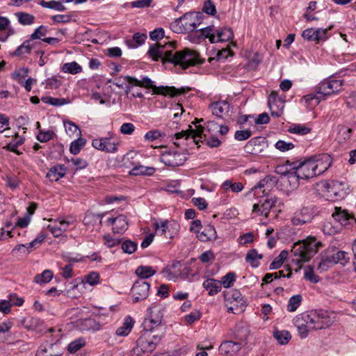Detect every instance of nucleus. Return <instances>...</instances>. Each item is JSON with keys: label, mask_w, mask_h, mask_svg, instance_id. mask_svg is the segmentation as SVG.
I'll return each instance as SVG.
<instances>
[{"label": "nucleus", "mask_w": 356, "mask_h": 356, "mask_svg": "<svg viewBox=\"0 0 356 356\" xmlns=\"http://www.w3.org/2000/svg\"><path fill=\"white\" fill-rule=\"evenodd\" d=\"M199 33L202 36L203 40L205 38H209L210 42L211 43V38L214 36L215 33V28L213 26H208L204 28H201L198 29Z\"/></svg>", "instance_id": "nucleus-62"}, {"label": "nucleus", "mask_w": 356, "mask_h": 356, "mask_svg": "<svg viewBox=\"0 0 356 356\" xmlns=\"http://www.w3.org/2000/svg\"><path fill=\"white\" fill-rule=\"evenodd\" d=\"M143 332H149L159 336H163L165 334V325L163 323H161L156 320H153L151 318L147 316L143 323Z\"/></svg>", "instance_id": "nucleus-20"}, {"label": "nucleus", "mask_w": 356, "mask_h": 356, "mask_svg": "<svg viewBox=\"0 0 356 356\" xmlns=\"http://www.w3.org/2000/svg\"><path fill=\"white\" fill-rule=\"evenodd\" d=\"M163 336L145 332L137 340V349L143 353H152L160 343Z\"/></svg>", "instance_id": "nucleus-9"}, {"label": "nucleus", "mask_w": 356, "mask_h": 356, "mask_svg": "<svg viewBox=\"0 0 356 356\" xmlns=\"http://www.w3.org/2000/svg\"><path fill=\"white\" fill-rule=\"evenodd\" d=\"M270 181V179L269 177H266L263 179L260 180L257 185H255L252 190L255 191V193H259V190H262V193L264 195L268 194L266 191H269L268 184Z\"/></svg>", "instance_id": "nucleus-55"}, {"label": "nucleus", "mask_w": 356, "mask_h": 356, "mask_svg": "<svg viewBox=\"0 0 356 356\" xmlns=\"http://www.w3.org/2000/svg\"><path fill=\"white\" fill-rule=\"evenodd\" d=\"M186 159L185 153L173 150L163 152L160 156V161L165 165L170 167L181 165Z\"/></svg>", "instance_id": "nucleus-13"}, {"label": "nucleus", "mask_w": 356, "mask_h": 356, "mask_svg": "<svg viewBox=\"0 0 356 356\" xmlns=\"http://www.w3.org/2000/svg\"><path fill=\"white\" fill-rule=\"evenodd\" d=\"M18 22L23 26L31 25L34 22L35 17L29 13L24 12H17L15 13Z\"/></svg>", "instance_id": "nucleus-42"}, {"label": "nucleus", "mask_w": 356, "mask_h": 356, "mask_svg": "<svg viewBox=\"0 0 356 356\" xmlns=\"http://www.w3.org/2000/svg\"><path fill=\"white\" fill-rule=\"evenodd\" d=\"M163 276L168 280H175L181 275V272L179 270H172L169 266L165 267L161 271Z\"/></svg>", "instance_id": "nucleus-59"}, {"label": "nucleus", "mask_w": 356, "mask_h": 356, "mask_svg": "<svg viewBox=\"0 0 356 356\" xmlns=\"http://www.w3.org/2000/svg\"><path fill=\"white\" fill-rule=\"evenodd\" d=\"M165 136V134L164 133L161 132L159 130L154 129L147 132L145 134L144 138L146 140L152 142L161 137H164Z\"/></svg>", "instance_id": "nucleus-64"}, {"label": "nucleus", "mask_w": 356, "mask_h": 356, "mask_svg": "<svg viewBox=\"0 0 356 356\" xmlns=\"http://www.w3.org/2000/svg\"><path fill=\"white\" fill-rule=\"evenodd\" d=\"M62 70L65 73L76 74L81 72L82 67L76 62L73 61L65 63L63 65Z\"/></svg>", "instance_id": "nucleus-51"}, {"label": "nucleus", "mask_w": 356, "mask_h": 356, "mask_svg": "<svg viewBox=\"0 0 356 356\" xmlns=\"http://www.w3.org/2000/svg\"><path fill=\"white\" fill-rule=\"evenodd\" d=\"M277 198L269 194L263 195L257 203L254 204L252 207V213L257 216H264L268 217L270 209L275 207Z\"/></svg>", "instance_id": "nucleus-12"}, {"label": "nucleus", "mask_w": 356, "mask_h": 356, "mask_svg": "<svg viewBox=\"0 0 356 356\" xmlns=\"http://www.w3.org/2000/svg\"><path fill=\"white\" fill-rule=\"evenodd\" d=\"M233 37V31L229 28L223 27L215 29L214 36L211 38V43L227 42L232 40Z\"/></svg>", "instance_id": "nucleus-26"}, {"label": "nucleus", "mask_w": 356, "mask_h": 356, "mask_svg": "<svg viewBox=\"0 0 356 356\" xmlns=\"http://www.w3.org/2000/svg\"><path fill=\"white\" fill-rule=\"evenodd\" d=\"M288 254L289 253L286 250H282L270 264V270H275L280 268L283 264L284 261L287 258Z\"/></svg>", "instance_id": "nucleus-52"}, {"label": "nucleus", "mask_w": 356, "mask_h": 356, "mask_svg": "<svg viewBox=\"0 0 356 356\" xmlns=\"http://www.w3.org/2000/svg\"><path fill=\"white\" fill-rule=\"evenodd\" d=\"M314 207H302L298 209L291 219L294 225H302L311 222L315 215Z\"/></svg>", "instance_id": "nucleus-15"}, {"label": "nucleus", "mask_w": 356, "mask_h": 356, "mask_svg": "<svg viewBox=\"0 0 356 356\" xmlns=\"http://www.w3.org/2000/svg\"><path fill=\"white\" fill-rule=\"evenodd\" d=\"M31 41L32 40L30 38L25 40L15 49V51L13 53V55L15 56H21L24 54H30L31 50L33 48V44L31 43Z\"/></svg>", "instance_id": "nucleus-41"}, {"label": "nucleus", "mask_w": 356, "mask_h": 356, "mask_svg": "<svg viewBox=\"0 0 356 356\" xmlns=\"http://www.w3.org/2000/svg\"><path fill=\"white\" fill-rule=\"evenodd\" d=\"M286 163L290 165L293 170H297V173L300 176L302 179H309L318 176L311 158L302 161H297L290 162L287 161Z\"/></svg>", "instance_id": "nucleus-8"}, {"label": "nucleus", "mask_w": 356, "mask_h": 356, "mask_svg": "<svg viewBox=\"0 0 356 356\" xmlns=\"http://www.w3.org/2000/svg\"><path fill=\"white\" fill-rule=\"evenodd\" d=\"M155 273L156 270L148 266H140L136 270V274L143 280L153 276Z\"/></svg>", "instance_id": "nucleus-40"}, {"label": "nucleus", "mask_w": 356, "mask_h": 356, "mask_svg": "<svg viewBox=\"0 0 356 356\" xmlns=\"http://www.w3.org/2000/svg\"><path fill=\"white\" fill-rule=\"evenodd\" d=\"M24 143V139L20 138L18 135L16 136L15 140L10 141L6 147V149L13 152L16 153L17 154H20L21 152L17 151V147L21 145Z\"/></svg>", "instance_id": "nucleus-56"}, {"label": "nucleus", "mask_w": 356, "mask_h": 356, "mask_svg": "<svg viewBox=\"0 0 356 356\" xmlns=\"http://www.w3.org/2000/svg\"><path fill=\"white\" fill-rule=\"evenodd\" d=\"M310 328L322 330L330 327L335 321V314L332 312L324 309H315L309 312Z\"/></svg>", "instance_id": "nucleus-4"}, {"label": "nucleus", "mask_w": 356, "mask_h": 356, "mask_svg": "<svg viewBox=\"0 0 356 356\" xmlns=\"http://www.w3.org/2000/svg\"><path fill=\"white\" fill-rule=\"evenodd\" d=\"M280 173L282 175V180L284 182H288L291 188H296L299 186V181L302 178H300V176L297 173L296 170Z\"/></svg>", "instance_id": "nucleus-28"}, {"label": "nucleus", "mask_w": 356, "mask_h": 356, "mask_svg": "<svg viewBox=\"0 0 356 356\" xmlns=\"http://www.w3.org/2000/svg\"><path fill=\"white\" fill-rule=\"evenodd\" d=\"M107 222L114 226L113 229L115 233L122 234L128 228L127 217L124 215H119L115 218H110L107 220Z\"/></svg>", "instance_id": "nucleus-25"}, {"label": "nucleus", "mask_w": 356, "mask_h": 356, "mask_svg": "<svg viewBox=\"0 0 356 356\" xmlns=\"http://www.w3.org/2000/svg\"><path fill=\"white\" fill-rule=\"evenodd\" d=\"M175 44L176 42L154 44L149 47L147 54L155 61L160 60L163 64L172 63L184 70L201 63L199 54L196 51L187 48L177 51Z\"/></svg>", "instance_id": "nucleus-1"}, {"label": "nucleus", "mask_w": 356, "mask_h": 356, "mask_svg": "<svg viewBox=\"0 0 356 356\" xmlns=\"http://www.w3.org/2000/svg\"><path fill=\"white\" fill-rule=\"evenodd\" d=\"M173 227L175 230H177L179 225L175 222L170 224L167 220L162 221L160 223L155 224V229L157 232H160L161 235L165 234L166 238H172L173 236L171 234L167 235V232L170 231V227Z\"/></svg>", "instance_id": "nucleus-35"}, {"label": "nucleus", "mask_w": 356, "mask_h": 356, "mask_svg": "<svg viewBox=\"0 0 356 356\" xmlns=\"http://www.w3.org/2000/svg\"><path fill=\"white\" fill-rule=\"evenodd\" d=\"M66 172V168L64 165H56L51 167L47 174V177L51 181H57L63 177Z\"/></svg>", "instance_id": "nucleus-30"}, {"label": "nucleus", "mask_w": 356, "mask_h": 356, "mask_svg": "<svg viewBox=\"0 0 356 356\" xmlns=\"http://www.w3.org/2000/svg\"><path fill=\"white\" fill-rule=\"evenodd\" d=\"M15 34V30L10 26L8 18L0 16V42H5L10 36Z\"/></svg>", "instance_id": "nucleus-23"}, {"label": "nucleus", "mask_w": 356, "mask_h": 356, "mask_svg": "<svg viewBox=\"0 0 356 356\" xmlns=\"http://www.w3.org/2000/svg\"><path fill=\"white\" fill-rule=\"evenodd\" d=\"M138 247L137 243L131 241V240H126L124 241L121 245V248L123 251V252L126 254H131L136 252Z\"/></svg>", "instance_id": "nucleus-57"}, {"label": "nucleus", "mask_w": 356, "mask_h": 356, "mask_svg": "<svg viewBox=\"0 0 356 356\" xmlns=\"http://www.w3.org/2000/svg\"><path fill=\"white\" fill-rule=\"evenodd\" d=\"M268 105L272 116L278 118L283 113L284 100L279 96L277 91H272L270 94Z\"/></svg>", "instance_id": "nucleus-16"}, {"label": "nucleus", "mask_w": 356, "mask_h": 356, "mask_svg": "<svg viewBox=\"0 0 356 356\" xmlns=\"http://www.w3.org/2000/svg\"><path fill=\"white\" fill-rule=\"evenodd\" d=\"M147 39L146 34L136 33L133 36V41H127V44L133 47L143 44Z\"/></svg>", "instance_id": "nucleus-58"}, {"label": "nucleus", "mask_w": 356, "mask_h": 356, "mask_svg": "<svg viewBox=\"0 0 356 356\" xmlns=\"http://www.w3.org/2000/svg\"><path fill=\"white\" fill-rule=\"evenodd\" d=\"M332 265H333V264L332 261H331V258L327 256L325 259H322L320 261H318L316 269L320 273H322L326 271Z\"/></svg>", "instance_id": "nucleus-63"}, {"label": "nucleus", "mask_w": 356, "mask_h": 356, "mask_svg": "<svg viewBox=\"0 0 356 356\" xmlns=\"http://www.w3.org/2000/svg\"><path fill=\"white\" fill-rule=\"evenodd\" d=\"M56 136V134L51 130H48L46 131L40 130L37 135V139L41 143H46L53 139V138Z\"/></svg>", "instance_id": "nucleus-60"}, {"label": "nucleus", "mask_w": 356, "mask_h": 356, "mask_svg": "<svg viewBox=\"0 0 356 356\" xmlns=\"http://www.w3.org/2000/svg\"><path fill=\"white\" fill-rule=\"evenodd\" d=\"M86 140L83 138L79 137L71 143L70 151L72 154H77L81 151V148L86 145Z\"/></svg>", "instance_id": "nucleus-53"}, {"label": "nucleus", "mask_w": 356, "mask_h": 356, "mask_svg": "<svg viewBox=\"0 0 356 356\" xmlns=\"http://www.w3.org/2000/svg\"><path fill=\"white\" fill-rule=\"evenodd\" d=\"M210 108L213 115L221 118L224 113H228L229 106L227 102L221 101L212 103L210 105Z\"/></svg>", "instance_id": "nucleus-34"}, {"label": "nucleus", "mask_w": 356, "mask_h": 356, "mask_svg": "<svg viewBox=\"0 0 356 356\" xmlns=\"http://www.w3.org/2000/svg\"><path fill=\"white\" fill-rule=\"evenodd\" d=\"M293 323L297 327L298 334L302 339L307 337L309 332L312 330L309 325L311 323L309 312L298 314L293 319Z\"/></svg>", "instance_id": "nucleus-14"}, {"label": "nucleus", "mask_w": 356, "mask_h": 356, "mask_svg": "<svg viewBox=\"0 0 356 356\" xmlns=\"http://www.w3.org/2000/svg\"><path fill=\"white\" fill-rule=\"evenodd\" d=\"M310 158L312 159L317 175H320L325 172L332 163V159L328 154H321Z\"/></svg>", "instance_id": "nucleus-18"}, {"label": "nucleus", "mask_w": 356, "mask_h": 356, "mask_svg": "<svg viewBox=\"0 0 356 356\" xmlns=\"http://www.w3.org/2000/svg\"><path fill=\"white\" fill-rule=\"evenodd\" d=\"M109 136L95 138L92 141V146L102 152L114 154L117 152L120 142L113 135L108 134Z\"/></svg>", "instance_id": "nucleus-10"}, {"label": "nucleus", "mask_w": 356, "mask_h": 356, "mask_svg": "<svg viewBox=\"0 0 356 356\" xmlns=\"http://www.w3.org/2000/svg\"><path fill=\"white\" fill-rule=\"evenodd\" d=\"M197 238L201 241H208L216 238V232L214 227L210 224L207 225L202 232L195 231Z\"/></svg>", "instance_id": "nucleus-29"}, {"label": "nucleus", "mask_w": 356, "mask_h": 356, "mask_svg": "<svg viewBox=\"0 0 356 356\" xmlns=\"http://www.w3.org/2000/svg\"><path fill=\"white\" fill-rule=\"evenodd\" d=\"M220 187L225 193L228 192L229 190L233 193H239L244 188L241 182H233L232 179L225 180Z\"/></svg>", "instance_id": "nucleus-36"}, {"label": "nucleus", "mask_w": 356, "mask_h": 356, "mask_svg": "<svg viewBox=\"0 0 356 356\" xmlns=\"http://www.w3.org/2000/svg\"><path fill=\"white\" fill-rule=\"evenodd\" d=\"M288 131L291 134L306 135L311 131V129L305 124H293L289 128Z\"/></svg>", "instance_id": "nucleus-48"}, {"label": "nucleus", "mask_w": 356, "mask_h": 356, "mask_svg": "<svg viewBox=\"0 0 356 356\" xmlns=\"http://www.w3.org/2000/svg\"><path fill=\"white\" fill-rule=\"evenodd\" d=\"M241 349V344L232 341L222 342L219 347V353L223 356H234Z\"/></svg>", "instance_id": "nucleus-24"}, {"label": "nucleus", "mask_w": 356, "mask_h": 356, "mask_svg": "<svg viewBox=\"0 0 356 356\" xmlns=\"http://www.w3.org/2000/svg\"><path fill=\"white\" fill-rule=\"evenodd\" d=\"M236 280V274L233 272H229L222 277L220 281L221 285L225 288L231 287Z\"/></svg>", "instance_id": "nucleus-61"}, {"label": "nucleus", "mask_w": 356, "mask_h": 356, "mask_svg": "<svg viewBox=\"0 0 356 356\" xmlns=\"http://www.w3.org/2000/svg\"><path fill=\"white\" fill-rule=\"evenodd\" d=\"M70 224L71 221L67 220H55L54 224L49 225L47 228L54 237H59L68 229Z\"/></svg>", "instance_id": "nucleus-27"}, {"label": "nucleus", "mask_w": 356, "mask_h": 356, "mask_svg": "<svg viewBox=\"0 0 356 356\" xmlns=\"http://www.w3.org/2000/svg\"><path fill=\"white\" fill-rule=\"evenodd\" d=\"M127 82L136 86L145 87L146 88H152L154 94L162 95L164 96L169 95L171 97L177 96L184 93V88L177 89L174 86H156L153 84V81L147 76L143 77L141 81L135 77L127 76H125Z\"/></svg>", "instance_id": "nucleus-3"}, {"label": "nucleus", "mask_w": 356, "mask_h": 356, "mask_svg": "<svg viewBox=\"0 0 356 356\" xmlns=\"http://www.w3.org/2000/svg\"><path fill=\"white\" fill-rule=\"evenodd\" d=\"M263 258V254H259L255 249L250 250L245 256V261L252 267L257 268L259 266V260Z\"/></svg>", "instance_id": "nucleus-37"}, {"label": "nucleus", "mask_w": 356, "mask_h": 356, "mask_svg": "<svg viewBox=\"0 0 356 356\" xmlns=\"http://www.w3.org/2000/svg\"><path fill=\"white\" fill-rule=\"evenodd\" d=\"M134 323V321L131 316L126 317L123 325L116 330L115 334L118 336L128 335L133 327Z\"/></svg>", "instance_id": "nucleus-38"}, {"label": "nucleus", "mask_w": 356, "mask_h": 356, "mask_svg": "<svg viewBox=\"0 0 356 356\" xmlns=\"http://www.w3.org/2000/svg\"><path fill=\"white\" fill-rule=\"evenodd\" d=\"M327 29H313L309 28L303 31L302 36L304 39L309 42H319L325 41L327 38Z\"/></svg>", "instance_id": "nucleus-19"}, {"label": "nucleus", "mask_w": 356, "mask_h": 356, "mask_svg": "<svg viewBox=\"0 0 356 356\" xmlns=\"http://www.w3.org/2000/svg\"><path fill=\"white\" fill-rule=\"evenodd\" d=\"M40 5L44 8L54 9L57 11H65L66 10L65 6L63 5L62 2L57 1L55 0H52L50 1L41 0L40 2Z\"/></svg>", "instance_id": "nucleus-44"}, {"label": "nucleus", "mask_w": 356, "mask_h": 356, "mask_svg": "<svg viewBox=\"0 0 356 356\" xmlns=\"http://www.w3.org/2000/svg\"><path fill=\"white\" fill-rule=\"evenodd\" d=\"M148 310V317L151 318L153 320H156V321L163 323V312L161 307L158 306H154L152 307L149 308Z\"/></svg>", "instance_id": "nucleus-46"}, {"label": "nucleus", "mask_w": 356, "mask_h": 356, "mask_svg": "<svg viewBox=\"0 0 356 356\" xmlns=\"http://www.w3.org/2000/svg\"><path fill=\"white\" fill-rule=\"evenodd\" d=\"M273 336L281 345L288 343L291 338L290 332L287 330H276L273 332Z\"/></svg>", "instance_id": "nucleus-47"}, {"label": "nucleus", "mask_w": 356, "mask_h": 356, "mask_svg": "<svg viewBox=\"0 0 356 356\" xmlns=\"http://www.w3.org/2000/svg\"><path fill=\"white\" fill-rule=\"evenodd\" d=\"M327 196L332 201L343 199L348 194L349 187L345 182L331 180L324 184Z\"/></svg>", "instance_id": "nucleus-7"}, {"label": "nucleus", "mask_w": 356, "mask_h": 356, "mask_svg": "<svg viewBox=\"0 0 356 356\" xmlns=\"http://www.w3.org/2000/svg\"><path fill=\"white\" fill-rule=\"evenodd\" d=\"M302 301V297L300 294L294 295L291 296L288 302L287 305V311L289 312H293L297 310V309L300 305Z\"/></svg>", "instance_id": "nucleus-45"}, {"label": "nucleus", "mask_w": 356, "mask_h": 356, "mask_svg": "<svg viewBox=\"0 0 356 356\" xmlns=\"http://www.w3.org/2000/svg\"><path fill=\"white\" fill-rule=\"evenodd\" d=\"M203 287L208 291L209 296H213L221 291L222 285L220 281L209 278L203 282Z\"/></svg>", "instance_id": "nucleus-33"}, {"label": "nucleus", "mask_w": 356, "mask_h": 356, "mask_svg": "<svg viewBox=\"0 0 356 356\" xmlns=\"http://www.w3.org/2000/svg\"><path fill=\"white\" fill-rule=\"evenodd\" d=\"M224 298L226 301L232 302L235 300L237 302L243 301V296L241 292L236 289H232L227 291H224Z\"/></svg>", "instance_id": "nucleus-49"}, {"label": "nucleus", "mask_w": 356, "mask_h": 356, "mask_svg": "<svg viewBox=\"0 0 356 356\" xmlns=\"http://www.w3.org/2000/svg\"><path fill=\"white\" fill-rule=\"evenodd\" d=\"M156 171V169L153 167H146L142 165H136L129 172L131 175L138 176V175H152Z\"/></svg>", "instance_id": "nucleus-39"}, {"label": "nucleus", "mask_w": 356, "mask_h": 356, "mask_svg": "<svg viewBox=\"0 0 356 356\" xmlns=\"http://www.w3.org/2000/svg\"><path fill=\"white\" fill-rule=\"evenodd\" d=\"M150 284L143 280L135 282L131 288V293L134 297V302L146 299L149 296Z\"/></svg>", "instance_id": "nucleus-17"}, {"label": "nucleus", "mask_w": 356, "mask_h": 356, "mask_svg": "<svg viewBox=\"0 0 356 356\" xmlns=\"http://www.w3.org/2000/svg\"><path fill=\"white\" fill-rule=\"evenodd\" d=\"M188 129L183 130L180 132L176 133L175 136L176 139H180L184 138L185 139H188V138H191L193 139V142L195 144H198L199 140H197V138H202V135H204L203 132L205 129L207 132L212 134L213 132L218 131L220 125L215 122L209 121L206 123V127H203L200 124L195 125V129H192L191 126H188Z\"/></svg>", "instance_id": "nucleus-5"}, {"label": "nucleus", "mask_w": 356, "mask_h": 356, "mask_svg": "<svg viewBox=\"0 0 356 356\" xmlns=\"http://www.w3.org/2000/svg\"><path fill=\"white\" fill-rule=\"evenodd\" d=\"M267 141L264 137H256L250 139L245 146L247 152L252 154L260 153L266 146Z\"/></svg>", "instance_id": "nucleus-22"}, {"label": "nucleus", "mask_w": 356, "mask_h": 356, "mask_svg": "<svg viewBox=\"0 0 356 356\" xmlns=\"http://www.w3.org/2000/svg\"><path fill=\"white\" fill-rule=\"evenodd\" d=\"M197 15L194 11L186 13L171 23V29L175 33L192 32L199 26L197 24L198 22Z\"/></svg>", "instance_id": "nucleus-6"}, {"label": "nucleus", "mask_w": 356, "mask_h": 356, "mask_svg": "<svg viewBox=\"0 0 356 356\" xmlns=\"http://www.w3.org/2000/svg\"><path fill=\"white\" fill-rule=\"evenodd\" d=\"M322 97L317 93H310L305 95L301 99V103L308 109L314 108L322 99Z\"/></svg>", "instance_id": "nucleus-32"}, {"label": "nucleus", "mask_w": 356, "mask_h": 356, "mask_svg": "<svg viewBox=\"0 0 356 356\" xmlns=\"http://www.w3.org/2000/svg\"><path fill=\"white\" fill-rule=\"evenodd\" d=\"M54 273L50 270H44L42 273L37 274L34 277V282L38 284L47 283L53 278Z\"/></svg>", "instance_id": "nucleus-50"}, {"label": "nucleus", "mask_w": 356, "mask_h": 356, "mask_svg": "<svg viewBox=\"0 0 356 356\" xmlns=\"http://www.w3.org/2000/svg\"><path fill=\"white\" fill-rule=\"evenodd\" d=\"M41 100L45 103L55 106H60L68 103L67 99L55 98L50 96L42 97Z\"/></svg>", "instance_id": "nucleus-54"}, {"label": "nucleus", "mask_w": 356, "mask_h": 356, "mask_svg": "<svg viewBox=\"0 0 356 356\" xmlns=\"http://www.w3.org/2000/svg\"><path fill=\"white\" fill-rule=\"evenodd\" d=\"M343 86V81L335 79H326L322 81L316 87V92L322 98L326 96L335 94L341 91Z\"/></svg>", "instance_id": "nucleus-11"}, {"label": "nucleus", "mask_w": 356, "mask_h": 356, "mask_svg": "<svg viewBox=\"0 0 356 356\" xmlns=\"http://www.w3.org/2000/svg\"><path fill=\"white\" fill-rule=\"evenodd\" d=\"M321 246L322 243L314 236L295 243L291 249L292 254L296 257L293 261L297 264L309 261Z\"/></svg>", "instance_id": "nucleus-2"}, {"label": "nucleus", "mask_w": 356, "mask_h": 356, "mask_svg": "<svg viewBox=\"0 0 356 356\" xmlns=\"http://www.w3.org/2000/svg\"><path fill=\"white\" fill-rule=\"evenodd\" d=\"M332 216L341 226H346L356 222L355 217L350 214L347 210L342 209L341 207H335Z\"/></svg>", "instance_id": "nucleus-21"}, {"label": "nucleus", "mask_w": 356, "mask_h": 356, "mask_svg": "<svg viewBox=\"0 0 356 356\" xmlns=\"http://www.w3.org/2000/svg\"><path fill=\"white\" fill-rule=\"evenodd\" d=\"M56 343H47L41 346L37 351V356H60L62 353L56 350Z\"/></svg>", "instance_id": "nucleus-31"}, {"label": "nucleus", "mask_w": 356, "mask_h": 356, "mask_svg": "<svg viewBox=\"0 0 356 356\" xmlns=\"http://www.w3.org/2000/svg\"><path fill=\"white\" fill-rule=\"evenodd\" d=\"M330 257L331 258V261H332L333 264L339 263L344 266L349 260L348 253L345 251H337Z\"/></svg>", "instance_id": "nucleus-43"}]
</instances>
